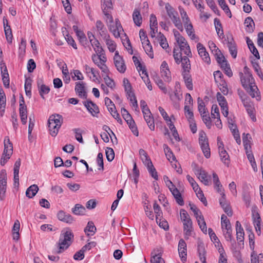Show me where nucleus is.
Returning <instances> with one entry per match:
<instances>
[{"instance_id":"obj_1","label":"nucleus","mask_w":263,"mask_h":263,"mask_svg":"<svg viewBox=\"0 0 263 263\" xmlns=\"http://www.w3.org/2000/svg\"><path fill=\"white\" fill-rule=\"evenodd\" d=\"M63 122V118L60 115H51L48 119V127L50 134L55 137L59 132Z\"/></svg>"},{"instance_id":"obj_2","label":"nucleus","mask_w":263,"mask_h":263,"mask_svg":"<svg viewBox=\"0 0 263 263\" xmlns=\"http://www.w3.org/2000/svg\"><path fill=\"white\" fill-rule=\"evenodd\" d=\"M181 220L183 224V231L185 238L188 239L193 231L192 221L187 212L183 209L180 211Z\"/></svg>"},{"instance_id":"obj_3","label":"nucleus","mask_w":263,"mask_h":263,"mask_svg":"<svg viewBox=\"0 0 263 263\" xmlns=\"http://www.w3.org/2000/svg\"><path fill=\"white\" fill-rule=\"evenodd\" d=\"M73 237V235L71 230H68L62 232L59 241L58 253H61L63 250L68 248L72 242Z\"/></svg>"},{"instance_id":"obj_4","label":"nucleus","mask_w":263,"mask_h":263,"mask_svg":"<svg viewBox=\"0 0 263 263\" xmlns=\"http://www.w3.org/2000/svg\"><path fill=\"white\" fill-rule=\"evenodd\" d=\"M165 10L169 17L171 19L174 25L180 31H183V28L181 20L178 16V12L171 6L166 3L165 6Z\"/></svg>"},{"instance_id":"obj_5","label":"nucleus","mask_w":263,"mask_h":263,"mask_svg":"<svg viewBox=\"0 0 263 263\" xmlns=\"http://www.w3.org/2000/svg\"><path fill=\"white\" fill-rule=\"evenodd\" d=\"M176 41L179 46L180 51L182 52L187 57H191L192 53L189 44L185 38L180 33L175 30H173Z\"/></svg>"},{"instance_id":"obj_6","label":"nucleus","mask_w":263,"mask_h":263,"mask_svg":"<svg viewBox=\"0 0 263 263\" xmlns=\"http://www.w3.org/2000/svg\"><path fill=\"white\" fill-rule=\"evenodd\" d=\"M13 153L12 144L10 142L9 137H5L4 139V150L1 159V164L4 165L10 159Z\"/></svg>"},{"instance_id":"obj_7","label":"nucleus","mask_w":263,"mask_h":263,"mask_svg":"<svg viewBox=\"0 0 263 263\" xmlns=\"http://www.w3.org/2000/svg\"><path fill=\"white\" fill-rule=\"evenodd\" d=\"M199 142L204 156L206 158H210L211 153L208 139L205 133L203 131L199 132Z\"/></svg>"},{"instance_id":"obj_8","label":"nucleus","mask_w":263,"mask_h":263,"mask_svg":"<svg viewBox=\"0 0 263 263\" xmlns=\"http://www.w3.org/2000/svg\"><path fill=\"white\" fill-rule=\"evenodd\" d=\"M107 25L109 31L112 33L115 37H120L123 29L119 19L116 18L115 22H114L113 20L112 23H107Z\"/></svg>"},{"instance_id":"obj_9","label":"nucleus","mask_w":263,"mask_h":263,"mask_svg":"<svg viewBox=\"0 0 263 263\" xmlns=\"http://www.w3.org/2000/svg\"><path fill=\"white\" fill-rule=\"evenodd\" d=\"M245 69L246 71L245 72L244 75L242 73H240L241 82L245 88H248L249 86L254 84V80L252 74L248 71V68L246 67Z\"/></svg>"},{"instance_id":"obj_10","label":"nucleus","mask_w":263,"mask_h":263,"mask_svg":"<svg viewBox=\"0 0 263 263\" xmlns=\"http://www.w3.org/2000/svg\"><path fill=\"white\" fill-rule=\"evenodd\" d=\"M115 65L119 72L120 73L125 72L126 67L124 61L122 57L119 54V52L116 51L114 58Z\"/></svg>"},{"instance_id":"obj_11","label":"nucleus","mask_w":263,"mask_h":263,"mask_svg":"<svg viewBox=\"0 0 263 263\" xmlns=\"http://www.w3.org/2000/svg\"><path fill=\"white\" fill-rule=\"evenodd\" d=\"M217 145L221 161L225 164H228L229 163V156L227 151L224 149L223 143L219 137L217 138Z\"/></svg>"},{"instance_id":"obj_12","label":"nucleus","mask_w":263,"mask_h":263,"mask_svg":"<svg viewBox=\"0 0 263 263\" xmlns=\"http://www.w3.org/2000/svg\"><path fill=\"white\" fill-rule=\"evenodd\" d=\"M242 101L250 118H251L253 121H255L256 119L255 117V115L254 112L255 109L253 103L251 102L250 101V100L248 99H242Z\"/></svg>"},{"instance_id":"obj_13","label":"nucleus","mask_w":263,"mask_h":263,"mask_svg":"<svg viewBox=\"0 0 263 263\" xmlns=\"http://www.w3.org/2000/svg\"><path fill=\"white\" fill-rule=\"evenodd\" d=\"M160 72L161 77L165 82H169L171 81V72L165 61H163L161 64Z\"/></svg>"},{"instance_id":"obj_14","label":"nucleus","mask_w":263,"mask_h":263,"mask_svg":"<svg viewBox=\"0 0 263 263\" xmlns=\"http://www.w3.org/2000/svg\"><path fill=\"white\" fill-rule=\"evenodd\" d=\"M105 104L106 106H109L110 104H111V106L112 107H110L109 108V111L110 112V114L115 119H116L119 122L121 123L122 120L120 118L119 115L117 112V111L116 109L115 106L114 104L112 103V101L109 98L106 97L105 98Z\"/></svg>"},{"instance_id":"obj_15","label":"nucleus","mask_w":263,"mask_h":263,"mask_svg":"<svg viewBox=\"0 0 263 263\" xmlns=\"http://www.w3.org/2000/svg\"><path fill=\"white\" fill-rule=\"evenodd\" d=\"M178 253L182 261H185L186 260V244L183 239L179 240L178 244Z\"/></svg>"},{"instance_id":"obj_16","label":"nucleus","mask_w":263,"mask_h":263,"mask_svg":"<svg viewBox=\"0 0 263 263\" xmlns=\"http://www.w3.org/2000/svg\"><path fill=\"white\" fill-rule=\"evenodd\" d=\"M198 179L205 185H210V176L202 169H199L195 173Z\"/></svg>"},{"instance_id":"obj_17","label":"nucleus","mask_w":263,"mask_h":263,"mask_svg":"<svg viewBox=\"0 0 263 263\" xmlns=\"http://www.w3.org/2000/svg\"><path fill=\"white\" fill-rule=\"evenodd\" d=\"M198 54L202 58V60L208 64L210 63V58L209 53L206 51L205 48L200 43H198L197 45Z\"/></svg>"},{"instance_id":"obj_18","label":"nucleus","mask_w":263,"mask_h":263,"mask_svg":"<svg viewBox=\"0 0 263 263\" xmlns=\"http://www.w3.org/2000/svg\"><path fill=\"white\" fill-rule=\"evenodd\" d=\"M57 217L60 221L67 223H72L74 221L73 217L63 211H60L57 214Z\"/></svg>"},{"instance_id":"obj_19","label":"nucleus","mask_w":263,"mask_h":263,"mask_svg":"<svg viewBox=\"0 0 263 263\" xmlns=\"http://www.w3.org/2000/svg\"><path fill=\"white\" fill-rule=\"evenodd\" d=\"M96 27L97 32L103 39L108 37V35L109 34H108L107 30L103 23L100 20L97 21Z\"/></svg>"},{"instance_id":"obj_20","label":"nucleus","mask_w":263,"mask_h":263,"mask_svg":"<svg viewBox=\"0 0 263 263\" xmlns=\"http://www.w3.org/2000/svg\"><path fill=\"white\" fill-rule=\"evenodd\" d=\"M245 89L252 98H256L257 101L260 100L261 97L260 92H259V90L255 83L249 86L248 88H245Z\"/></svg>"},{"instance_id":"obj_21","label":"nucleus","mask_w":263,"mask_h":263,"mask_svg":"<svg viewBox=\"0 0 263 263\" xmlns=\"http://www.w3.org/2000/svg\"><path fill=\"white\" fill-rule=\"evenodd\" d=\"M84 104L93 116H96L99 112V109L98 106L92 101H87L84 102Z\"/></svg>"},{"instance_id":"obj_22","label":"nucleus","mask_w":263,"mask_h":263,"mask_svg":"<svg viewBox=\"0 0 263 263\" xmlns=\"http://www.w3.org/2000/svg\"><path fill=\"white\" fill-rule=\"evenodd\" d=\"M75 90L81 98H86L87 93L85 90V83L83 82H78L76 83Z\"/></svg>"},{"instance_id":"obj_23","label":"nucleus","mask_w":263,"mask_h":263,"mask_svg":"<svg viewBox=\"0 0 263 263\" xmlns=\"http://www.w3.org/2000/svg\"><path fill=\"white\" fill-rule=\"evenodd\" d=\"M37 85L40 95L43 99H45L44 95L49 92L50 88L43 84L42 80H38Z\"/></svg>"},{"instance_id":"obj_24","label":"nucleus","mask_w":263,"mask_h":263,"mask_svg":"<svg viewBox=\"0 0 263 263\" xmlns=\"http://www.w3.org/2000/svg\"><path fill=\"white\" fill-rule=\"evenodd\" d=\"M161 249H155L152 253L153 256L151 258V263H164L163 259L161 256Z\"/></svg>"},{"instance_id":"obj_25","label":"nucleus","mask_w":263,"mask_h":263,"mask_svg":"<svg viewBox=\"0 0 263 263\" xmlns=\"http://www.w3.org/2000/svg\"><path fill=\"white\" fill-rule=\"evenodd\" d=\"M21 166V160L18 159L14 165V185L18 187L19 185V170Z\"/></svg>"},{"instance_id":"obj_26","label":"nucleus","mask_w":263,"mask_h":263,"mask_svg":"<svg viewBox=\"0 0 263 263\" xmlns=\"http://www.w3.org/2000/svg\"><path fill=\"white\" fill-rule=\"evenodd\" d=\"M198 253L200 261L202 263H206V251L204 245L202 242L198 243Z\"/></svg>"},{"instance_id":"obj_27","label":"nucleus","mask_w":263,"mask_h":263,"mask_svg":"<svg viewBox=\"0 0 263 263\" xmlns=\"http://www.w3.org/2000/svg\"><path fill=\"white\" fill-rule=\"evenodd\" d=\"M1 73L4 85L6 87L8 88L9 86V74L7 72V67L5 65L1 67Z\"/></svg>"},{"instance_id":"obj_28","label":"nucleus","mask_w":263,"mask_h":263,"mask_svg":"<svg viewBox=\"0 0 263 263\" xmlns=\"http://www.w3.org/2000/svg\"><path fill=\"white\" fill-rule=\"evenodd\" d=\"M236 238L237 240L240 242L243 241L244 239V231L240 223L237 221L236 222Z\"/></svg>"},{"instance_id":"obj_29","label":"nucleus","mask_w":263,"mask_h":263,"mask_svg":"<svg viewBox=\"0 0 263 263\" xmlns=\"http://www.w3.org/2000/svg\"><path fill=\"white\" fill-rule=\"evenodd\" d=\"M4 31L7 41L11 43L12 40V34L10 26L8 25V21L6 20V22L4 20Z\"/></svg>"},{"instance_id":"obj_30","label":"nucleus","mask_w":263,"mask_h":263,"mask_svg":"<svg viewBox=\"0 0 263 263\" xmlns=\"http://www.w3.org/2000/svg\"><path fill=\"white\" fill-rule=\"evenodd\" d=\"M261 218L258 213H256L255 215H253V223L255 227L256 233L258 235H260L261 233V228H260V223H261Z\"/></svg>"},{"instance_id":"obj_31","label":"nucleus","mask_w":263,"mask_h":263,"mask_svg":"<svg viewBox=\"0 0 263 263\" xmlns=\"http://www.w3.org/2000/svg\"><path fill=\"white\" fill-rule=\"evenodd\" d=\"M228 47L229 48V51L233 58H236L237 57V48L236 45L233 39L232 38L228 42Z\"/></svg>"},{"instance_id":"obj_32","label":"nucleus","mask_w":263,"mask_h":263,"mask_svg":"<svg viewBox=\"0 0 263 263\" xmlns=\"http://www.w3.org/2000/svg\"><path fill=\"white\" fill-rule=\"evenodd\" d=\"M183 71L182 73H190L191 64L187 57L184 56L181 60Z\"/></svg>"},{"instance_id":"obj_33","label":"nucleus","mask_w":263,"mask_h":263,"mask_svg":"<svg viewBox=\"0 0 263 263\" xmlns=\"http://www.w3.org/2000/svg\"><path fill=\"white\" fill-rule=\"evenodd\" d=\"M20 115L22 123L25 124L27 122V108L23 104H20Z\"/></svg>"},{"instance_id":"obj_34","label":"nucleus","mask_w":263,"mask_h":263,"mask_svg":"<svg viewBox=\"0 0 263 263\" xmlns=\"http://www.w3.org/2000/svg\"><path fill=\"white\" fill-rule=\"evenodd\" d=\"M139 153L142 162L146 166L149 165L150 163H152V162L147 155V154L144 149H140Z\"/></svg>"},{"instance_id":"obj_35","label":"nucleus","mask_w":263,"mask_h":263,"mask_svg":"<svg viewBox=\"0 0 263 263\" xmlns=\"http://www.w3.org/2000/svg\"><path fill=\"white\" fill-rule=\"evenodd\" d=\"M246 26V30L249 33H251L254 31L255 24L253 19L251 17H248L245 21Z\"/></svg>"},{"instance_id":"obj_36","label":"nucleus","mask_w":263,"mask_h":263,"mask_svg":"<svg viewBox=\"0 0 263 263\" xmlns=\"http://www.w3.org/2000/svg\"><path fill=\"white\" fill-rule=\"evenodd\" d=\"M39 191V187L37 185L33 184L30 186L26 190V196L29 198H33Z\"/></svg>"},{"instance_id":"obj_37","label":"nucleus","mask_w":263,"mask_h":263,"mask_svg":"<svg viewBox=\"0 0 263 263\" xmlns=\"http://www.w3.org/2000/svg\"><path fill=\"white\" fill-rule=\"evenodd\" d=\"M182 75L186 87L190 90H193L192 79L190 73H182Z\"/></svg>"},{"instance_id":"obj_38","label":"nucleus","mask_w":263,"mask_h":263,"mask_svg":"<svg viewBox=\"0 0 263 263\" xmlns=\"http://www.w3.org/2000/svg\"><path fill=\"white\" fill-rule=\"evenodd\" d=\"M62 32L63 33V35L64 36L65 39L67 41L68 44L72 46V47L74 49H77V46L76 43H75V41H74L73 38L70 35H69V34L68 33H67L66 28H64H64H62Z\"/></svg>"},{"instance_id":"obj_39","label":"nucleus","mask_w":263,"mask_h":263,"mask_svg":"<svg viewBox=\"0 0 263 263\" xmlns=\"http://www.w3.org/2000/svg\"><path fill=\"white\" fill-rule=\"evenodd\" d=\"M90 42L97 54L99 55V54H102L103 52V49L102 47L100 46L99 42L97 40H93V39H90Z\"/></svg>"},{"instance_id":"obj_40","label":"nucleus","mask_w":263,"mask_h":263,"mask_svg":"<svg viewBox=\"0 0 263 263\" xmlns=\"http://www.w3.org/2000/svg\"><path fill=\"white\" fill-rule=\"evenodd\" d=\"M133 18L136 25L137 26H141L142 22V18L139 11L136 9L134 10L133 14Z\"/></svg>"},{"instance_id":"obj_41","label":"nucleus","mask_w":263,"mask_h":263,"mask_svg":"<svg viewBox=\"0 0 263 263\" xmlns=\"http://www.w3.org/2000/svg\"><path fill=\"white\" fill-rule=\"evenodd\" d=\"M72 212L76 215H83L85 212V208L80 204H76L72 209Z\"/></svg>"},{"instance_id":"obj_42","label":"nucleus","mask_w":263,"mask_h":263,"mask_svg":"<svg viewBox=\"0 0 263 263\" xmlns=\"http://www.w3.org/2000/svg\"><path fill=\"white\" fill-rule=\"evenodd\" d=\"M84 231L87 235H93L96 231V228L94 223L92 221H89Z\"/></svg>"},{"instance_id":"obj_43","label":"nucleus","mask_w":263,"mask_h":263,"mask_svg":"<svg viewBox=\"0 0 263 263\" xmlns=\"http://www.w3.org/2000/svg\"><path fill=\"white\" fill-rule=\"evenodd\" d=\"M153 209L155 213L156 214V220L157 223H158V220L161 221V218L162 217V213L161 210L160 206L157 204L156 201L155 202L153 205Z\"/></svg>"},{"instance_id":"obj_44","label":"nucleus","mask_w":263,"mask_h":263,"mask_svg":"<svg viewBox=\"0 0 263 263\" xmlns=\"http://www.w3.org/2000/svg\"><path fill=\"white\" fill-rule=\"evenodd\" d=\"M163 149L164 153L165 154V156L167 159V160L170 161H171V159H172L173 160H175V157L172 151L170 149V148L166 144H164L163 145Z\"/></svg>"},{"instance_id":"obj_45","label":"nucleus","mask_w":263,"mask_h":263,"mask_svg":"<svg viewBox=\"0 0 263 263\" xmlns=\"http://www.w3.org/2000/svg\"><path fill=\"white\" fill-rule=\"evenodd\" d=\"M103 40H105L109 50L111 52H114L116 50V45L115 43L110 39L109 35H108V37L103 38Z\"/></svg>"},{"instance_id":"obj_46","label":"nucleus","mask_w":263,"mask_h":263,"mask_svg":"<svg viewBox=\"0 0 263 263\" xmlns=\"http://www.w3.org/2000/svg\"><path fill=\"white\" fill-rule=\"evenodd\" d=\"M214 25L218 35L219 37L223 35V31L222 25L219 19L217 18L214 19Z\"/></svg>"},{"instance_id":"obj_47","label":"nucleus","mask_w":263,"mask_h":263,"mask_svg":"<svg viewBox=\"0 0 263 263\" xmlns=\"http://www.w3.org/2000/svg\"><path fill=\"white\" fill-rule=\"evenodd\" d=\"M6 98L5 94L2 88H0V109H2L3 112L5 111Z\"/></svg>"},{"instance_id":"obj_48","label":"nucleus","mask_w":263,"mask_h":263,"mask_svg":"<svg viewBox=\"0 0 263 263\" xmlns=\"http://www.w3.org/2000/svg\"><path fill=\"white\" fill-rule=\"evenodd\" d=\"M184 109L185 116L187 119L188 121L194 120V114L190 108V106L189 105H185Z\"/></svg>"},{"instance_id":"obj_49","label":"nucleus","mask_w":263,"mask_h":263,"mask_svg":"<svg viewBox=\"0 0 263 263\" xmlns=\"http://www.w3.org/2000/svg\"><path fill=\"white\" fill-rule=\"evenodd\" d=\"M143 48L146 52V54L151 58L153 59L154 58V54L153 52V48L151 46L149 41L148 43H145L142 44Z\"/></svg>"},{"instance_id":"obj_50","label":"nucleus","mask_w":263,"mask_h":263,"mask_svg":"<svg viewBox=\"0 0 263 263\" xmlns=\"http://www.w3.org/2000/svg\"><path fill=\"white\" fill-rule=\"evenodd\" d=\"M173 57L175 61L177 64L181 63V59L183 57H182L181 51H179V49L176 48H174L173 50Z\"/></svg>"},{"instance_id":"obj_51","label":"nucleus","mask_w":263,"mask_h":263,"mask_svg":"<svg viewBox=\"0 0 263 263\" xmlns=\"http://www.w3.org/2000/svg\"><path fill=\"white\" fill-rule=\"evenodd\" d=\"M197 100L198 104V109L200 115H202L208 113V111H206V109H205L204 102L200 98H198Z\"/></svg>"},{"instance_id":"obj_52","label":"nucleus","mask_w":263,"mask_h":263,"mask_svg":"<svg viewBox=\"0 0 263 263\" xmlns=\"http://www.w3.org/2000/svg\"><path fill=\"white\" fill-rule=\"evenodd\" d=\"M218 252L220 254L218 263H227L226 254L222 246L218 248Z\"/></svg>"},{"instance_id":"obj_53","label":"nucleus","mask_w":263,"mask_h":263,"mask_svg":"<svg viewBox=\"0 0 263 263\" xmlns=\"http://www.w3.org/2000/svg\"><path fill=\"white\" fill-rule=\"evenodd\" d=\"M158 38L160 41V44L163 49H166L168 47V44L166 41V39L164 35L161 32L158 34Z\"/></svg>"},{"instance_id":"obj_54","label":"nucleus","mask_w":263,"mask_h":263,"mask_svg":"<svg viewBox=\"0 0 263 263\" xmlns=\"http://www.w3.org/2000/svg\"><path fill=\"white\" fill-rule=\"evenodd\" d=\"M216 97L217 101L221 108L226 107V105H227L226 98L220 92H217Z\"/></svg>"},{"instance_id":"obj_55","label":"nucleus","mask_w":263,"mask_h":263,"mask_svg":"<svg viewBox=\"0 0 263 263\" xmlns=\"http://www.w3.org/2000/svg\"><path fill=\"white\" fill-rule=\"evenodd\" d=\"M148 126L151 130H154L155 129V124H154V120L152 116H146V117L144 118Z\"/></svg>"},{"instance_id":"obj_56","label":"nucleus","mask_w":263,"mask_h":263,"mask_svg":"<svg viewBox=\"0 0 263 263\" xmlns=\"http://www.w3.org/2000/svg\"><path fill=\"white\" fill-rule=\"evenodd\" d=\"M148 172L155 180H158V177L157 172L156 171L153 163H150L149 165L146 166Z\"/></svg>"},{"instance_id":"obj_57","label":"nucleus","mask_w":263,"mask_h":263,"mask_svg":"<svg viewBox=\"0 0 263 263\" xmlns=\"http://www.w3.org/2000/svg\"><path fill=\"white\" fill-rule=\"evenodd\" d=\"M208 232L212 240L214 241V243H217V247H219L220 248L221 245L220 244L219 239H218L217 237L216 236L215 233L214 232L213 230L211 228H209Z\"/></svg>"},{"instance_id":"obj_58","label":"nucleus","mask_w":263,"mask_h":263,"mask_svg":"<svg viewBox=\"0 0 263 263\" xmlns=\"http://www.w3.org/2000/svg\"><path fill=\"white\" fill-rule=\"evenodd\" d=\"M0 186H7V174L5 170L0 172Z\"/></svg>"},{"instance_id":"obj_59","label":"nucleus","mask_w":263,"mask_h":263,"mask_svg":"<svg viewBox=\"0 0 263 263\" xmlns=\"http://www.w3.org/2000/svg\"><path fill=\"white\" fill-rule=\"evenodd\" d=\"M72 131L74 133L75 138L80 143H83L84 141L83 140L82 133V131L80 128H74Z\"/></svg>"},{"instance_id":"obj_60","label":"nucleus","mask_w":263,"mask_h":263,"mask_svg":"<svg viewBox=\"0 0 263 263\" xmlns=\"http://www.w3.org/2000/svg\"><path fill=\"white\" fill-rule=\"evenodd\" d=\"M105 152L107 160L109 162L112 161L115 158V153L113 149L110 147H107Z\"/></svg>"},{"instance_id":"obj_61","label":"nucleus","mask_w":263,"mask_h":263,"mask_svg":"<svg viewBox=\"0 0 263 263\" xmlns=\"http://www.w3.org/2000/svg\"><path fill=\"white\" fill-rule=\"evenodd\" d=\"M127 124L128 125L129 127L131 129L133 133L136 136H138V130L137 129V127L136 126L135 121L133 120H130L129 121H128L127 122Z\"/></svg>"},{"instance_id":"obj_62","label":"nucleus","mask_w":263,"mask_h":263,"mask_svg":"<svg viewBox=\"0 0 263 263\" xmlns=\"http://www.w3.org/2000/svg\"><path fill=\"white\" fill-rule=\"evenodd\" d=\"M185 29L188 35L191 37L192 40H195L196 38V36L194 33L193 25H188L185 26Z\"/></svg>"},{"instance_id":"obj_63","label":"nucleus","mask_w":263,"mask_h":263,"mask_svg":"<svg viewBox=\"0 0 263 263\" xmlns=\"http://www.w3.org/2000/svg\"><path fill=\"white\" fill-rule=\"evenodd\" d=\"M211 116L213 118L217 119L220 118L219 108L217 105H213L212 107Z\"/></svg>"},{"instance_id":"obj_64","label":"nucleus","mask_w":263,"mask_h":263,"mask_svg":"<svg viewBox=\"0 0 263 263\" xmlns=\"http://www.w3.org/2000/svg\"><path fill=\"white\" fill-rule=\"evenodd\" d=\"M252 66L255 70V71L256 72L257 74H258V77L261 79L263 80V74L261 72L259 66L257 63V61L254 60V61L252 62Z\"/></svg>"}]
</instances>
